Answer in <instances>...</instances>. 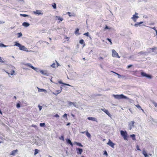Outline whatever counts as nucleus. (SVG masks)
<instances>
[{
  "label": "nucleus",
  "mask_w": 157,
  "mask_h": 157,
  "mask_svg": "<svg viewBox=\"0 0 157 157\" xmlns=\"http://www.w3.org/2000/svg\"><path fill=\"white\" fill-rule=\"evenodd\" d=\"M112 96L113 97L117 99H125L127 100H131L127 96L124 95V94H114L112 95Z\"/></svg>",
  "instance_id": "obj_1"
},
{
  "label": "nucleus",
  "mask_w": 157,
  "mask_h": 157,
  "mask_svg": "<svg viewBox=\"0 0 157 157\" xmlns=\"http://www.w3.org/2000/svg\"><path fill=\"white\" fill-rule=\"evenodd\" d=\"M120 133L121 135L123 137L124 140H128V135L127 132L126 131L121 130Z\"/></svg>",
  "instance_id": "obj_2"
},
{
  "label": "nucleus",
  "mask_w": 157,
  "mask_h": 157,
  "mask_svg": "<svg viewBox=\"0 0 157 157\" xmlns=\"http://www.w3.org/2000/svg\"><path fill=\"white\" fill-rule=\"evenodd\" d=\"M140 74L142 77H146L149 79H151L152 78V76L151 75L147 74L143 71L141 72Z\"/></svg>",
  "instance_id": "obj_3"
},
{
  "label": "nucleus",
  "mask_w": 157,
  "mask_h": 157,
  "mask_svg": "<svg viewBox=\"0 0 157 157\" xmlns=\"http://www.w3.org/2000/svg\"><path fill=\"white\" fill-rule=\"evenodd\" d=\"M112 56L114 57H117L118 58H120V56H119L118 53L114 49L112 50Z\"/></svg>",
  "instance_id": "obj_4"
},
{
  "label": "nucleus",
  "mask_w": 157,
  "mask_h": 157,
  "mask_svg": "<svg viewBox=\"0 0 157 157\" xmlns=\"http://www.w3.org/2000/svg\"><path fill=\"white\" fill-rule=\"evenodd\" d=\"M107 144L113 148H114V146L115 145V144L113 143L110 139L109 140Z\"/></svg>",
  "instance_id": "obj_5"
},
{
  "label": "nucleus",
  "mask_w": 157,
  "mask_h": 157,
  "mask_svg": "<svg viewBox=\"0 0 157 157\" xmlns=\"http://www.w3.org/2000/svg\"><path fill=\"white\" fill-rule=\"evenodd\" d=\"M19 48L20 50H22L24 51H29L28 50V49L26 48L24 46L22 45L21 44L19 47Z\"/></svg>",
  "instance_id": "obj_6"
},
{
  "label": "nucleus",
  "mask_w": 157,
  "mask_h": 157,
  "mask_svg": "<svg viewBox=\"0 0 157 157\" xmlns=\"http://www.w3.org/2000/svg\"><path fill=\"white\" fill-rule=\"evenodd\" d=\"M76 150L77 153L78 155H81L83 152V149L81 148H76Z\"/></svg>",
  "instance_id": "obj_7"
},
{
  "label": "nucleus",
  "mask_w": 157,
  "mask_h": 157,
  "mask_svg": "<svg viewBox=\"0 0 157 157\" xmlns=\"http://www.w3.org/2000/svg\"><path fill=\"white\" fill-rule=\"evenodd\" d=\"M33 13L38 15L43 14V13L42 12V11L40 10H36V11H33Z\"/></svg>",
  "instance_id": "obj_8"
},
{
  "label": "nucleus",
  "mask_w": 157,
  "mask_h": 157,
  "mask_svg": "<svg viewBox=\"0 0 157 157\" xmlns=\"http://www.w3.org/2000/svg\"><path fill=\"white\" fill-rule=\"evenodd\" d=\"M135 123V122L133 121H131L129 123V129L131 130L132 128L134 126V124Z\"/></svg>",
  "instance_id": "obj_9"
},
{
  "label": "nucleus",
  "mask_w": 157,
  "mask_h": 157,
  "mask_svg": "<svg viewBox=\"0 0 157 157\" xmlns=\"http://www.w3.org/2000/svg\"><path fill=\"white\" fill-rule=\"evenodd\" d=\"M101 110L104 112L109 117H110L111 116V114L107 110H106L105 108L101 109Z\"/></svg>",
  "instance_id": "obj_10"
},
{
  "label": "nucleus",
  "mask_w": 157,
  "mask_h": 157,
  "mask_svg": "<svg viewBox=\"0 0 157 157\" xmlns=\"http://www.w3.org/2000/svg\"><path fill=\"white\" fill-rule=\"evenodd\" d=\"M139 18V17L138 16L136 15H133L131 18L133 20L134 22H136V21L137 19Z\"/></svg>",
  "instance_id": "obj_11"
},
{
  "label": "nucleus",
  "mask_w": 157,
  "mask_h": 157,
  "mask_svg": "<svg viewBox=\"0 0 157 157\" xmlns=\"http://www.w3.org/2000/svg\"><path fill=\"white\" fill-rule=\"evenodd\" d=\"M43 75H44L46 76H49V74L47 73L46 71H44L42 70H40V71H39Z\"/></svg>",
  "instance_id": "obj_12"
},
{
  "label": "nucleus",
  "mask_w": 157,
  "mask_h": 157,
  "mask_svg": "<svg viewBox=\"0 0 157 157\" xmlns=\"http://www.w3.org/2000/svg\"><path fill=\"white\" fill-rule=\"evenodd\" d=\"M35 143L37 145L39 146H40L42 143V140L41 139H40L38 140L35 141Z\"/></svg>",
  "instance_id": "obj_13"
},
{
  "label": "nucleus",
  "mask_w": 157,
  "mask_h": 157,
  "mask_svg": "<svg viewBox=\"0 0 157 157\" xmlns=\"http://www.w3.org/2000/svg\"><path fill=\"white\" fill-rule=\"evenodd\" d=\"M66 141L67 144L70 145L72 147H73V144L69 139H66Z\"/></svg>",
  "instance_id": "obj_14"
},
{
  "label": "nucleus",
  "mask_w": 157,
  "mask_h": 157,
  "mask_svg": "<svg viewBox=\"0 0 157 157\" xmlns=\"http://www.w3.org/2000/svg\"><path fill=\"white\" fill-rule=\"evenodd\" d=\"M25 65L27 67H29L31 68H32L33 69H36V67H34L31 64V63H26V64H25Z\"/></svg>",
  "instance_id": "obj_15"
},
{
  "label": "nucleus",
  "mask_w": 157,
  "mask_h": 157,
  "mask_svg": "<svg viewBox=\"0 0 157 157\" xmlns=\"http://www.w3.org/2000/svg\"><path fill=\"white\" fill-rule=\"evenodd\" d=\"M37 88H38V91L39 92H43L44 93H46L47 92V91L46 90H45V89H43L40 88H38V87H37Z\"/></svg>",
  "instance_id": "obj_16"
},
{
  "label": "nucleus",
  "mask_w": 157,
  "mask_h": 157,
  "mask_svg": "<svg viewBox=\"0 0 157 157\" xmlns=\"http://www.w3.org/2000/svg\"><path fill=\"white\" fill-rule=\"evenodd\" d=\"M18 151L17 149L13 150L11 151L10 155H15Z\"/></svg>",
  "instance_id": "obj_17"
},
{
  "label": "nucleus",
  "mask_w": 157,
  "mask_h": 157,
  "mask_svg": "<svg viewBox=\"0 0 157 157\" xmlns=\"http://www.w3.org/2000/svg\"><path fill=\"white\" fill-rule=\"evenodd\" d=\"M29 25L30 24L29 23L26 22H24L22 24V25L23 26L26 27L29 26Z\"/></svg>",
  "instance_id": "obj_18"
},
{
  "label": "nucleus",
  "mask_w": 157,
  "mask_h": 157,
  "mask_svg": "<svg viewBox=\"0 0 157 157\" xmlns=\"http://www.w3.org/2000/svg\"><path fill=\"white\" fill-rule=\"evenodd\" d=\"M58 82L59 84H63V85L68 86H71L70 85H69V84H67V83H64L63 82H62V81L61 80H60Z\"/></svg>",
  "instance_id": "obj_19"
},
{
  "label": "nucleus",
  "mask_w": 157,
  "mask_h": 157,
  "mask_svg": "<svg viewBox=\"0 0 157 157\" xmlns=\"http://www.w3.org/2000/svg\"><path fill=\"white\" fill-rule=\"evenodd\" d=\"M150 49L152 50V52H154L155 54L157 53V49L155 47L154 48H150Z\"/></svg>",
  "instance_id": "obj_20"
},
{
  "label": "nucleus",
  "mask_w": 157,
  "mask_h": 157,
  "mask_svg": "<svg viewBox=\"0 0 157 157\" xmlns=\"http://www.w3.org/2000/svg\"><path fill=\"white\" fill-rule=\"evenodd\" d=\"M112 72L114 73H115V74H116V75H117V76H118V78H120L121 77H122L123 78L125 77V76L124 75H120V74H119L117 73H116V72H114V71H112Z\"/></svg>",
  "instance_id": "obj_21"
},
{
  "label": "nucleus",
  "mask_w": 157,
  "mask_h": 157,
  "mask_svg": "<svg viewBox=\"0 0 157 157\" xmlns=\"http://www.w3.org/2000/svg\"><path fill=\"white\" fill-rule=\"evenodd\" d=\"M143 23V21H141L140 22L135 23L134 25L136 27H138V26H140V25Z\"/></svg>",
  "instance_id": "obj_22"
},
{
  "label": "nucleus",
  "mask_w": 157,
  "mask_h": 157,
  "mask_svg": "<svg viewBox=\"0 0 157 157\" xmlns=\"http://www.w3.org/2000/svg\"><path fill=\"white\" fill-rule=\"evenodd\" d=\"M142 153L145 157H148V155L145 151L143 150L142 152Z\"/></svg>",
  "instance_id": "obj_23"
},
{
  "label": "nucleus",
  "mask_w": 157,
  "mask_h": 157,
  "mask_svg": "<svg viewBox=\"0 0 157 157\" xmlns=\"http://www.w3.org/2000/svg\"><path fill=\"white\" fill-rule=\"evenodd\" d=\"M130 136L132 138V139L133 140H136V136L135 134H132V135H131Z\"/></svg>",
  "instance_id": "obj_24"
},
{
  "label": "nucleus",
  "mask_w": 157,
  "mask_h": 157,
  "mask_svg": "<svg viewBox=\"0 0 157 157\" xmlns=\"http://www.w3.org/2000/svg\"><path fill=\"white\" fill-rule=\"evenodd\" d=\"M87 119L90 121H95L96 118L93 117H89L87 118Z\"/></svg>",
  "instance_id": "obj_25"
},
{
  "label": "nucleus",
  "mask_w": 157,
  "mask_h": 157,
  "mask_svg": "<svg viewBox=\"0 0 157 157\" xmlns=\"http://www.w3.org/2000/svg\"><path fill=\"white\" fill-rule=\"evenodd\" d=\"M79 29L78 28H77L76 30L75 31V33L76 35H79L80 34L79 33Z\"/></svg>",
  "instance_id": "obj_26"
},
{
  "label": "nucleus",
  "mask_w": 157,
  "mask_h": 157,
  "mask_svg": "<svg viewBox=\"0 0 157 157\" xmlns=\"http://www.w3.org/2000/svg\"><path fill=\"white\" fill-rule=\"evenodd\" d=\"M147 53L146 52H144V51H142L139 52L138 53L140 55H145L147 54Z\"/></svg>",
  "instance_id": "obj_27"
},
{
  "label": "nucleus",
  "mask_w": 157,
  "mask_h": 157,
  "mask_svg": "<svg viewBox=\"0 0 157 157\" xmlns=\"http://www.w3.org/2000/svg\"><path fill=\"white\" fill-rule=\"evenodd\" d=\"M75 143L76 145L80 147H83V146L82 145L81 143L80 142H75Z\"/></svg>",
  "instance_id": "obj_28"
},
{
  "label": "nucleus",
  "mask_w": 157,
  "mask_h": 157,
  "mask_svg": "<svg viewBox=\"0 0 157 157\" xmlns=\"http://www.w3.org/2000/svg\"><path fill=\"white\" fill-rule=\"evenodd\" d=\"M15 44L14 45V46H16L17 47H18L19 48L20 47L21 45V44L19 43L18 41H16L15 42Z\"/></svg>",
  "instance_id": "obj_29"
},
{
  "label": "nucleus",
  "mask_w": 157,
  "mask_h": 157,
  "mask_svg": "<svg viewBox=\"0 0 157 157\" xmlns=\"http://www.w3.org/2000/svg\"><path fill=\"white\" fill-rule=\"evenodd\" d=\"M86 136L89 138H90L91 137V135L87 131H86Z\"/></svg>",
  "instance_id": "obj_30"
},
{
  "label": "nucleus",
  "mask_w": 157,
  "mask_h": 157,
  "mask_svg": "<svg viewBox=\"0 0 157 157\" xmlns=\"http://www.w3.org/2000/svg\"><path fill=\"white\" fill-rule=\"evenodd\" d=\"M9 46L8 45H6L5 44H4L2 43H0V47H8Z\"/></svg>",
  "instance_id": "obj_31"
},
{
  "label": "nucleus",
  "mask_w": 157,
  "mask_h": 157,
  "mask_svg": "<svg viewBox=\"0 0 157 157\" xmlns=\"http://www.w3.org/2000/svg\"><path fill=\"white\" fill-rule=\"evenodd\" d=\"M40 126L41 127H45L46 125L44 123H41L40 124Z\"/></svg>",
  "instance_id": "obj_32"
},
{
  "label": "nucleus",
  "mask_w": 157,
  "mask_h": 157,
  "mask_svg": "<svg viewBox=\"0 0 157 157\" xmlns=\"http://www.w3.org/2000/svg\"><path fill=\"white\" fill-rule=\"evenodd\" d=\"M89 32L86 33H84V34H83V35H85L87 36H88L89 37H90V39H91V37L89 35Z\"/></svg>",
  "instance_id": "obj_33"
},
{
  "label": "nucleus",
  "mask_w": 157,
  "mask_h": 157,
  "mask_svg": "<svg viewBox=\"0 0 157 157\" xmlns=\"http://www.w3.org/2000/svg\"><path fill=\"white\" fill-rule=\"evenodd\" d=\"M39 151V150L37 149H35V151L34 152V155H36L37 154H38Z\"/></svg>",
  "instance_id": "obj_34"
},
{
  "label": "nucleus",
  "mask_w": 157,
  "mask_h": 157,
  "mask_svg": "<svg viewBox=\"0 0 157 157\" xmlns=\"http://www.w3.org/2000/svg\"><path fill=\"white\" fill-rule=\"evenodd\" d=\"M20 15L21 16H22L24 17H28L29 15L26 14H20Z\"/></svg>",
  "instance_id": "obj_35"
},
{
  "label": "nucleus",
  "mask_w": 157,
  "mask_h": 157,
  "mask_svg": "<svg viewBox=\"0 0 157 157\" xmlns=\"http://www.w3.org/2000/svg\"><path fill=\"white\" fill-rule=\"evenodd\" d=\"M52 6L53 7V8L55 9L56 8V4L55 3H52Z\"/></svg>",
  "instance_id": "obj_36"
},
{
  "label": "nucleus",
  "mask_w": 157,
  "mask_h": 157,
  "mask_svg": "<svg viewBox=\"0 0 157 157\" xmlns=\"http://www.w3.org/2000/svg\"><path fill=\"white\" fill-rule=\"evenodd\" d=\"M16 107L17 108H19L21 107V103L20 102L19 103H17L16 105Z\"/></svg>",
  "instance_id": "obj_37"
},
{
  "label": "nucleus",
  "mask_w": 157,
  "mask_h": 157,
  "mask_svg": "<svg viewBox=\"0 0 157 157\" xmlns=\"http://www.w3.org/2000/svg\"><path fill=\"white\" fill-rule=\"evenodd\" d=\"M73 105L74 106L77 108H78V105L77 104L76 102H73Z\"/></svg>",
  "instance_id": "obj_38"
},
{
  "label": "nucleus",
  "mask_w": 157,
  "mask_h": 157,
  "mask_svg": "<svg viewBox=\"0 0 157 157\" xmlns=\"http://www.w3.org/2000/svg\"><path fill=\"white\" fill-rule=\"evenodd\" d=\"M17 35H18V38H20V37H21L22 35V33L21 32L18 33H17Z\"/></svg>",
  "instance_id": "obj_39"
},
{
  "label": "nucleus",
  "mask_w": 157,
  "mask_h": 157,
  "mask_svg": "<svg viewBox=\"0 0 157 157\" xmlns=\"http://www.w3.org/2000/svg\"><path fill=\"white\" fill-rule=\"evenodd\" d=\"M79 43L81 44H83L84 43V40L83 39H81L79 40Z\"/></svg>",
  "instance_id": "obj_40"
},
{
  "label": "nucleus",
  "mask_w": 157,
  "mask_h": 157,
  "mask_svg": "<svg viewBox=\"0 0 157 157\" xmlns=\"http://www.w3.org/2000/svg\"><path fill=\"white\" fill-rule=\"evenodd\" d=\"M56 64L55 63H53V64H52L51 65V67H52L53 68H55L56 67Z\"/></svg>",
  "instance_id": "obj_41"
},
{
  "label": "nucleus",
  "mask_w": 157,
  "mask_h": 157,
  "mask_svg": "<svg viewBox=\"0 0 157 157\" xmlns=\"http://www.w3.org/2000/svg\"><path fill=\"white\" fill-rule=\"evenodd\" d=\"M33 70H34L35 71H36L37 72H40V71H40L41 69H39L38 68L36 67V69H33Z\"/></svg>",
  "instance_id": "obj_42"
},
{
  "label": "nucleus",
  "mask_w": 157,
  "mask_h": 157,
  "mask_svg": "<svg viewBox=\"0 0 157 157\" xmlns=\"http://www.w3.org/2000/svg\"><path fill=\"white\" fill-rule=\"evenodd\" d=\"M14 73H15V71L14 70H12L11 71L10 75H15V74H14Z\"/></svg>",
  "instance_id": "obj_43"
},
{
  "label": "nucleus",
  "mask_w": 157,
  "mask_h": 157,
  "mask_svg": "<svg viewBox=\"0 0 157 157\" xmlns=\"http://www.w3.org/2000/svg\"><path fill=\"white\" fill-rule=\"evenodd\" d=\"M107 40H108L110 43L111 45L112 44V40L110 39L109 38H107Z\"/></svg>",
  "instance_id": "obj_44"
},
{
  "label": "nucleus",
  "mask_w": 157,
  "mask_h": 157,
  "mask_svg": "<svg viewBox=\"0 0 157 157\" xmlns=\"http://www.w3.org/2000/svg\"><path fill=\"white\" fill-rule=\"evenodd\" d=\"M56 17L58 18V20H60V21H62L63 20V18H62L60 17H59L56 16Z\"/></svg>",
  "instance_id": "obj_45"
},
{
  "label": "nucleus",
  "mask_w": 157,
  "mask_h": 157,
  "mask_svg": "<svg viewBox=\"0 0 157 157\" xmlns=\"http://www.w3.org/2000/svg\"><path fill=\"white\" fill-rule=\"evenodd\" d=\"M67 102H68V105L69 106H71V105H73V102L71 101H68Z\"/></svg>",
  "instance_id": "obj_46"
},
{
  "label": "nucleus",
  "mask_w": 157,
  "mask_h": 157,
  "mask_svg": "<svg viewBox=\"0 0 157 157\" xmlns=\"http://www.w3.org/2000/svg\"><path fill=\"white\" fill-rule=\"evenodd\" d=\"M92 95L93 96H94L95 97H96V96H100L101 95V94H93Z\"/></svg>",
  "instance_id": "obj_47"
},
{
  "label": "nucleus",
  "mask_w": 157,
  "mask_h": 157,
  "mask_svg": "<svg viewBox=\"0 0 157 157\" xmlns=\"http://www.w3.org/2000/svg\"><path fill=\"white\" fill-rule=\"evenodd\" d=\"M67 114L66 113H65L64 114L63 116V117L64 118H66L67 119Z\"/></svg>",
  "instance_id": "obj_48"
},
{
  "label": "nucleus",
  "mask_w": 157,
  "mask_h": 157,
  "mask_svg": "<svg viewBox=\"0 0 157 157\" xmlns=\"http://www.w3.org/2000/svg\"><path fill=\"white\" fill-rule=\"evenodd\" d=\"M136 106L139 109H141V108L140 105L138 104L136 105Z\"/></svg>",
  "instance_id": "obj_49"
},
{
  "label": "nucleus",
  "mask_w": 157,
  "mask_h": 157,
  "mask_svg": "<svg viewBox=\"0 0 157 157\" xmlns=\"http://www.w3.org/2000/svg\"><path fill=\"white\" fill-rule=\"evenodd\" d=\"M59 139L60 140H64V136L63 135H62L61 137L59 138Z\"/></svg>",
  "instance_id": "obj_50"
},
{
  "label": "nucleus",
  "mask_w": 157,
  "mask_h": 157,
  "mask_svg": "<svg viewBox=\"0 0 157 157\" xmlns=\"http://www.w3.org/2000/svg\"><path fill=\"white\" fill-rule=\"evenodd\" d=\"M111 28H109L107 25H105V30L107 29H110Z\"/></svg>",
  "instance_id": "obj_51"
},
{
  "label": "nucleus",
  "mask_w": 157,
  "mask_h": 157,
  "mask_svg": "<svg viewBox=\"0 0 157 157\" xmlns=\"http://www.w3.org/2000/svg\"><path fill=\"white\" fill-rule=\"evenodd\" d=\"M103 154L106 156H108V153L106 151H104Z\"/></svg>",
  "instance_id": "obj_52"
},
{
  "label": "nucleus",
  "mask_w": 157,
  "mask_h": 157,
  "mask_svg": "<svg viewBox=\"0 0 157 157\" xmlns=\"http://www.w3.org/2000/svg\"><path fill=\"white\" fill-rule=\"evenodd\" d=\"M38 107L39 108V111L41 110L42 108V106L40 105H38Z\"/></svg>",
  "instance_id": "obj_53"
},
{
  "label": "nucleus",
  "mask_w": 157,
  "mask_h": 157,
  "mask_svg": "<svg viewBox=\"0 0 157 157\" xmlns=\"http://www.w3.org/2000/svg\"><path fill=\"white\" fill-rule=\"evenodd\" d=\"M62 91V90H58L56 91V92L58 93V94H59Z\"/></svg>",
  "instance_id": "obj_54"
},
{
  "label": "nucleus",
  "mask_w": 157,
  "mask_h": 157,
  "mask_svg": "<svg viewBox=\"0 0 157 157\" xmlns=\"http://www.w3.org/2000/svg\"><path fill=\"white\" fill-rule=\"evenodd\" d=\"M136 149L138 150H139V151H141V150L140 149V147H139V145H137L136 146Z\"/></svg>",
  "instance_id": "obj_55"
},
{
  "label": "nucleus",
  "mask_w": 157,
  "mask_h": 157,
  "mask_svg": "<svg viewBox=\"0 0 157 157\" xmlns=\"http://www.w3.org/2000/svg\"><path fill=\"white\" fill-rule=\"evenodd\" d=\"M153 103L154 104V105L155 107H157V103H156L154 101V102H153Z\"/></svg>",
  "instance_id": "obj_56"
},
{
  "label": "nucleus",
  "mask_w": 157,
  "mask_h": 157,
  "mask_svg": "<svg viewBox=\"0 0 157 157\" xmlns=\"http://www.w3.org/2000/svg\"><path fill=\"white\" fill-rule=\"evenodd\" d=\"M132 66V64H130L127 66V68L128 69L130 68V67H131Z\"/></svg>",
  "instance_id": "obj_57"
},
{
  "label": "nucleus",
  "mask_w": 157,
  "mask_h": 157,
  "mask_svg": "<svg viewBox=\"0 0 157 157\" xmlns=\"http://www.w3.org/2000/svg\"><path fill=\"white\" fill-rule=\"evenodd\" d=\"M52 92V93L54 94V95H56L57 96L58 94L56 92H52Z\"/></svg>",
  "instance_id": "obj_58"
},
{
  "label": "nucleus",
  "mask_w": 157,
  "mask_h": 157,
  "mask_svg": "<svg viewBox=\"0 0 157 157\" xmlns=\"http://www.w3.org/2000/svg\"><path fill=\"white\" fill-rule=\"evenodd\" d=\"M5 62L2 60V58L0 56V63H4Z\"/></svg>",
  "instance_id": "obj_59"
},
{
  "label": "nucleus",
  "mask_w": 157,
  "mask_h": 157,
  "mask_svg": "<svg viewBox=\"0 0 157 157\" xmlns=\"http://www.w3.org/2000/svg\"><path fill=\"white\" fill-rule=\"evenodd\" d=\"M54 117H56V118H59V116L58 114H55L54 116Z\"/></svg>",
  "instance_id": "obj_60"
},
{
  "label": "nucleus",
  "mask_w": 157,
  "mask_h": 157,
  "mask_svg": "<svg viewBox=\"0 0 157 157\" xmlns=\"http://www.w3.org/2000/svg\"><path fill=\"white\" fill-rule=\"evenodd\" d=\"M71 116L73 117V118L74 119H75V116L72 113L71 114Z\"/></svg>",
  "instance_id": "obj_61"
},
{
  "label": "nucleus",
  "mask_w": 157,
  "mask_h": 157,
  "mask_svg": "<svg viewBox=\"0 0 157 157\" xmlns=\"http://www.w3.org/2000/svg\"><path fill=\"white\" fill-rule=\"evenodd\" d=\"M65 85H61L60 86V90H62V87H65Z\"/></svg>",
  "instance_id": "obj_62"
},
{
  "label": "nucleus",
  "mask_w": 157,
  "mask_h": 157,
  "mask_svg": "<svg viewBox=\"0 0 157 157\" xmlns=\"http://www.w3.org/2000/svg\"><path fill=\"white\" fill-rule=\"evenodd\" d=\"M129 111L132 113V109L131 108L129 109Z\"/></svg>",
  "instance_id": "obj_63"
},
{
  "label": "nucleus",
  "mask_w": 157,
  "mask_h": 157,
  "mask_svg": "<svg viewBox=\"0 0 157 157\" xmlns=\"http://www.w3.org/2000/svg\"><path fill=\"white\" fill-rule=\"evenodd\" d=\"M68 13V15H69L70 17H71V13L70 12H68V13Z\"/></svg>",
  "instance_id": "obj_64"
}]
</instances>
